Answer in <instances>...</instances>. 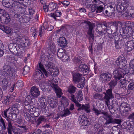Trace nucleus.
Listing matches in <instances>:
<instances>
[{
	"label": "nucleus",
	"mask_w": 134,
	"mask_h": 134,
	"mask_svg": "<svg viewBox=\"0 0 134 134\" xmlns=\"http://www.w3.org/2000/svg\"><path fill=\"white\" fill-rule=\"evenodd\" d=\"M128 89L132 90L134 89V82L130 83L128 86Z\"/></svg>",
	"instance_id": "58"
},
{
	"label": "nucleus",
	"mask_w": 134,
	"mask_h": 134,
	"mask_svg": "<svg viewBox=\"0 0 134 134\" xmlns=\"http://www.w3.org/2000/svg\"><path fill=\"white\" fill-rule=\"evenodd\" d=\"M45 118L43 116L39 117L36 121H35V123L37 127L45 120Z\"/></svg>",
	"instance_id": "33"
},
{
	"label": "nucleus",
	"mask_w": 134,
	"mask_h": 134,
	"mask_svg": "<svg viewBox=\"0 0 134 134\" xmlns=\"http://www.w3.org/2000/svg\"><path fill=\"white\" fill-rule=\"evenodd\" d=\"M0 21L2 24H7L10 21L9 15L8 16L6 15L3 16L1 18Z\"/></svg>",
	"instance_id": "31"
},
{
	"label": "nucleus",
	"mask_w": 134,
	"mask_h": 134,
	"mask_svg": "<svg viewBox=\"0 0 134 134\" xmlns=\"http://www.w3.org/2000/svg\"><path fill=\"white\" fill-rule=\"evenodd\" d=\"M2 30L8 34L10 33L11 32V29L9 27L5 26H4Z\"/></svg>",
	"instance_id": "43"
},
{
	"label": "nucleus",
	"mask_w": 134,
	"mask_h": 134,
	"mask_svg": "<svg viewBox=\"0 0 134 134\" xmlns=\"http://www.w3.org/2000/svg\"><path fill=\"white\" fill-rule=\"evenodd\" d=\"M111 77V75L108 72L103 73L100 75V80L102 82L109 81Z\"/></svg>",
	"instance_id": "13"
},
{
	"label": "nucleus",
	"mask_w": 134,
	"mask_h": 134,
	"mask_svg": "<svg viewBox=\"0 0 134 134\" xmlns=\"http://www.w3.org/2000/svg\"><path fill=\"white\" fill-rule=\"evenodd\" d=\"M92 110L94 113L95 115L97 116H98L100 114H103L104 115H106L107 114V112L101 110H99L93 106Z\"/></svg>",
	"instance_id": "24"
},
{
	"label": "nucleus",
	"mask_w": 134,
	"mask_h": 134,
	"mask_svg": "<svg viewBox=\"0 0 134 134\" xmlns=\"http://www.w3.org/2000/svg\"><path fill=\"white\" fill-rule=\"evenodd\" d=\"M111 134H121V133L120 130L118 129L115 130H112V131H111Z\"/></svg>",
	"instance_id": "60"
},
{
	"label": "nucleus",
	"mask_w": 134,
	"mask_h": 134,
	"mask_svg": "<svg viewBox=\"0 0 134 134\" xmlns=\"http://www.w3.org/2000/svg\"><path fill=\"white\" fill-rule=\"evenodd\" d=\"M57 6V4L54 3H51L49 4L48 5L49 11H51L55 9Z\"/></svg>",
	"instance_id": "34"
},
{
	"label": "nucleus",
	"mask_w": 134,
	"mask_h": 134,
	"mask_svg": "<svg viewBox=\"0 0 134 134\" xmlns=\"http://www.w3.org/2000/svg\"><path fill=\"white\" fill-rule=\"evenodd\" d=\"M126 25L128 27L134 28V23L130 21L127 22L126 23Z\"/></svg>",
	"instance_id": "56"
},
{
	"label": "nucleus",
	"mask_w": 134,
	"mask_h": 134,
	"mask_svg": "<svg viewBox=\"0 0 134 134\" xmlns=\"http://www.w3.org/2000/svg\"><path fill=\"white\" fill-rule=\"evenodd\" d=\"M30 69L27 66H25L23 68L24 72V74H26L29 72Z\"/></svg>",
	"instance_id": "59"
},
{
	"label": "nucleus",
	"mask_w": 134,
	"mask_h": 134,
	"mask_svg": "<svg viewBox=\"0 0 134 134\" xmlns=\"http://www.w3.org/2000/svg\"><path fill=\"white\" fill-rule=\"evenodd\" d=\"M44 34V30L42 29V27H41L39 29V35L40 37H41L42 35Z\"/></svg>",
	"instance_id": "61"
},
{
	"label": "nucleus",
	"mask_w": 134,
	"mask_h": 134,
	"mask_svg": "<svg viewBox=\"0 0 134 134\" xmlns=\"http://www.w3.org/2000/svg\"><path fill=\"white\" fill-rule=\"evenodd\" d=\"M119 68L115 69L113 72V75L114 77L116 79L119 80L122 77V75L120 73V72L119 70Z\"/></svg>",
	"instance_id": "25"
},
{
	"label": "nucleus",
	"mask_w": 134,
	"mask_h": 134,
	"mask_svg": "<svg viewBox=\"0 0 134 134\" xmlns=\"http://www.w3.org/2000/svg\"><path fill=\"white\" fill-rule=\"evenodd\" d=\"M44 74L43 72L36 71V74L34 76V81L36 82L39 81L42 78L43 76H44Z\"/></svg>",
	"instance_id": "18"
},
{
	"label": "nucleus",
	"mask_w": 134,
	"mask_h": 134,
	"mask_svg": "<svg viewBox=\"0 0 134 134\" xmlns=\"http://www.w3.org/2000/svg\"><path fill=\"white\" fill-rule=\"evenodd\" d=\"M3 70V74L4 75L9 76V78L13 77L16 73V71L14 69H12L9 65L5 66Z\"/></svg>",
	"instance_id": "7"
},
{
	"label": "nucleus",
	"mask_w": 134,
	"mask_h": 134,
	"mask_svg": "<svg viewBox=\"0 0 134 134\" xmlns=\"http://www.w3.org/2000/svg\"><path fill=\"white\" fill-rule=\"evenodd\" d=\"M76 88L72 85H71L68 87V91L69 93L71 94L74 93L75 92Z\"/></svg>",
	"instance_id": "37"
},
{
	"label": "nucleus",
	"mask_w": 134,
	"mask_h": 134,
	"mask_svg": "<svg viewBox=\"0 0 134 134\" xmlns=\"http://www.w3.org/2000/svg\"><path fill=\"white\" fill-rule=\"evenodd\" d=\"M12 0H3L2 3L3 5L7 8H9L11 5L10 1Z\"/></svg>",
	"instance_id": "35"
},
{
	"label": "nucleus",
	"mask_w": 134,
	"mask_h": 134,
	"mask_svg": "<svg viewBox=\"0 0 134 134\" xmlns=\"http://www.w3.org/2000/svg\"><path fill=\"white\" fill-rule=\"evenodd\" d=\"M130 109L129 105L125 103H122L120 108V110L123 112L128 111Z\"/></svg>",
	"instance_id": "20"
},
{
	"label": "nucleus",
	"mask_w": 134,
	"mask_h": 134,
	"mask_svg": "<svg viewBox=\"0 0 134 134\" xmlns=\"http://www.w3.org/2000/svg\"><path fill=\"white\" fill-rule=\"evenodd\" d=\"M116 7V4L114 3H111L108 5V8L109 11L107 10H105V11H103V14L106 16H110L112 15Z\"/></svg>",
	"instance_id": "9"
},
{
	"label": "nucleus",
	"mask_w": 134,
	"mask_h": 134,
	"mask_svg": "<svg viewBox=\"0 0 134 134\" xmlns=\"http://www.w3.org/2000/svg\"><path fill=\"white\" fill-rule=\"evenodd\" d=\"M37 69L39 71L43 72L45 76L48 77L47 70L45 69L41 63H38V65L37 66Z\"/></svg>",
	"instance_id": "23"
},
{
	"label": "nucleus",
	"mask_w": 134,
	"mask_h": 134,
	"mask_svg": "<svg viewBox=\"0 0 134 134\" xmlns=\"http://www.w3.org/2000/svg\"><path fill=\"white\" fill-rule=\"evenodd\" d=\"M12 99L9 97V96H8L5 97L3 101L4 103L7 104H9L11 102V100Z\"/></svg>",
	"instance_id": "48"
},
{
	"label": "nucleus",
	"mask_w": 134,
	"mask_h": 134,
	"mask_svg": "<svg viewBox=\"0 0 134 134\" xmlns=\"http://www.w3.org/2000/svg\"><path fill=\"white\" fill-rule=\"evenodd\" d=\"M14 17L16 18L17 20L19 21L20 22L23 23L27 22L28 20L27 17L23 13H18L15 14Z\"/></svg>",
	"instance_id": "11"
},
{
	"label": "nucleus",
	"mask_w": 134,
	"mask_h": 134,
	"mask_svg": "<svg viewBox=\"0 0 134 134\" xmlns=\"http://www.w3.org/2000/svg\"><path fill=\"white\" fill-rule=\"evenodd\" d=\"M62 59L65 62V61H68L70 59V56L68 55L65 53Z\"/></svg>",
	"instance_id": "50"
},
{
	"label": "nucleus",
	"mask_w": 134,
	"mask_h": 134,
	"mask_svg": "<svg viewBox=\"0 0 134 134\" xmlns=\"http://www.w3.org/2000/svg\"><path fill=\"white\" fill-rule=\"evenodd\" d=\"M125 45L127 51L130 52L134 48V41L131 40L127 42Z\"/></svg>",
	"instance_id": "21"
},
{
	"label": "nucleus",
	"mask_w": 134,
	"mask_h": 134,
	"mask_svg": "<svg viewBox=\"0 0 134 134\" xmlns=\"http://www.w3.org/2000/svg\"><path fill=\"white\" fill-rule=\"evenodd\" d=\"M119 61H120L121 63V66H119L120 69H121L123 68V66H126L127 64V62L125 60V58L124 57H119ZM118 62H119V61Z\"/></svg>",
	"instance_id": "27"
},
{
	"label": "nucleus",
	"mask_w": 134,
	"mask_h": 134,
	"mask_svg": "<svg viewBox=\"0 0 134 134\" xmlns=\"http://www.w3.org/2000/svg\"><path fill=\"white\" fill-rule=\"evenodd\" d=\"M48 102L50 107L52 108H55L56 107L57 105V103L53 99H48Z\"/></svg>",
	"instance_id": "30"
},
{
	"label": "nucleus",
	"mask_w": 134,
	"mask_h": 134,
	"mask_svg": "<svg viewBox=\"0 0 134 134\" xmlns=\"http://www.w3.org/2000/svg\"><path fill=\"white\" fill-rule=\"evenodd\" d=\"M61 101L63 104H68V99L64 96H62Z\"/></svg>",
	"instance_id": "53"
},
{
	"label": "nucleus",
	"mask_w": 134,
	"mask_h": 134,
	"mask_svg": "<svg viewBox=\"0 0 134 134\" xmlns=\"http://www.w3.org/2000/svg\"><path fill=\"white\" fill-rule=\"evenodd\" d=\"M73 80L75 83L79 82L77 87L81 88H83L85 85V78L82 76V75L79 73H76L73 76Z\"/></svg>",
	"instance_id": "5"
},
{
	"label": "nucleus",
	"mask_w": 134,
	"mask_h": 134,
	"mask_svg": "<svg viewBox=\"0 0 134 134\" xmlns=\"http://www.w3.org/2000/svg\"><path fill=\"white\" fill-rule=\"evenodd\" d=\"M105 29V28L103 29L101 31H100L97 28L96 29V32L98 33L99 35H103L107 32L106 30Z\"/></svg>",
	"instance_id": "46"
},
{
	"label": "nucleus",
	"mask_w": 134,
	"mask_h": 134,
	"mask_svg": "<svg viewBox=\"0 0 134 134\" xmlns=\"http://www.w3.org/2000/svg\"><path fill=\"white\" fill-rule=\"evenodd\" d=\"M78 70L80 71L85 75H86L88 74V66L86 64H81L80 65Z\"/></svg>",
	"instance_id": "17"
},
{
	"label": "nucleus",
	"mask_w": 134,
	"mask_h": 134,
	"mask_svg": "<svg viewBox=\"0 0 134 134\" xmlns=\"http://www.w3.org/2000/svg\"><path fill=\"white\" fill-rule=\"evenodd\" d=\"M111 23V26L115 27V31H118V27H121L122 25V23L120 21H115Z\"/></svg>",
	"instance_id": "32"
},
{
	"label": "nucleus",
	"mask_w": 134,
	"mask_h": 134,
	"mask_svg": "<svg viewBox=\"0 0 134 134\" xmlns=\"http://www.w3.org/2000/svg\"><path fill=\"white\" fill-rule=\"evenodd\" d=\"M49 82L50 83H48V85L45 82L42 83L41 85L40 86L41 89L43 90L45 88H47V87L46 88V86H49V85H50L54 90L57 97L59 98L60 97L63 93L62 92L61 89L57 85V83L55 82H54L53 81L52 82H50V81Z\"/></svg>",
	"instance_id": "3"
},
{
	"label": "nucleus",
	"mask_w": 134,
	"mask_h": 134,
	"mask_svg": "<svg viewBox=\"0 0 134 134\" xmlns=\"http://www.w3.org/2000/svg\"><path fill=\"white\" fill-rule=\"evenodd\" d=\"M105 102L106 103V105L107 106L108 108L109 109H113L114 106V104H112L110 105V101L109 100H105Z\"/></svg>",
	"instance_id": "54"
},
{
	"label": "nucleus",
	"mask_w": 134,
	"mask_h": 134,
	"mask_svg": "<svg viewBox=\"0 0 134 134\" xmlns=\"http://www.w3.org/2000/svg\"><path fill=\"white\" fill-rule=\"evenodd\" d=\"M62 15V13L61 12L57 10L55 12L51 13L49 14L50 17L53 18L55 19H56L57 17H60Z\"/></svg>",
	"instance_id": "28"
},
{
	"label": "nucleus",
	"mask_w": 134,
	"mask_h": 134,
	"mask_svg": "<svg viewBox=\"0 0 134 134\" xmlns=\"http://www.w3.org/2000/svg\"><path fill=\"white\" fill-rule=\"evenodd\" d=\"M8 81L5 79H4L2 81V86L4 88L8 86Z\"/></svg>",
	"instance_id": "49"
},
{
	"label": "nucleus",
	"mask_w": 134,
	"mask_h": 134,
	"mask_svg": "<svg viewBox=\"0 0 134 134\" xmlns=\"http://www.w3.org/2000/svg\"><path fill=\"white\" fill-rule=\"evenodd\" d=\"M112 88L108 89L106 91V93H104V94L105 96L104 98L105 100H109L110 99L114 98V96L112 94Z\"/></svg>",
	"instance_id": "15"
},
{
	"label": "nucleus",
	"mask_w": 134,
	"mask_h": 134,
	"mask_svg": "<svg viewBox=\"0 0 134 134\" xmlns=\"http://www.w3.org/2000/svg\"><path fill=\"white\" fill-rule=\"evenodd\" d=\"M15 84L16 86L18 87H21L24 86L23 82L21 81H19Z\"/></svg>",
	"instance_id": "57"
},
{
	"label": "nucleus",
	"mask_w": 134,
	"mask_h": 134,
	"mask_svg": "<svg viewBox=\"0 0 134 134\" xmlns=\"http://www.w3.org/2000/svg\"><path fill=\"white\" fill-rule=\"evenodd\" d=\"M8 120V130H13L15 127L13 126H12V122L11 121L9 120Z\"/></svg>",
	"instance_id": "52"
},
{
	"label": "nucleus",
	"mask_w": 134,
	"mask_h": 134,
	"mask_svg": "<svg viewBox=\"0 0 134 134\" xmlns=\"http://www.w3.org/2000/svg\"><path fill=\"white\" fill-rule=\"evenodd\" d=\"M127 82H129V81L128 80H126L125 79H121L119 83L121 84L120 85H122V86H121L123 85L125 86Z\"/></svg>",
	"instance_id": "55"
},
{
	"label": "nucleus",
	"mask_w": 134,
	"mask_h": 134,
	"mask_svg": "<svg viewBox=\"0 0 134 134\" xmlns=\"http://www.w3.org/2000/svg\"><path fill=\"white\" fill-rule=\"evenodd\" d=\"M127 8V10H129L130 13H130V17L131 18L134 17V7L131 6L129 7V6Z\"/></svg>",
	"instance_id": "41"
},
{
	"label": "nucleus",
	"mask_w": 134,
	"mask_h": 134,
	"mask_svg": "<svg viewBox=\"0 0 134 134\" xmlns=\"http://www.w3.org/2000/svg\"><path fill=\"white\" fill-rule=\"evenodd\" d=\"M129 119L134 122V112L131 114L128 117Z\"/></svg>",
	"instance_id": "63"
},
{
	"label": "nucleus",
	"mask_w": 134,
	"mask_h": 134,
	"mask_svg": "<svg viewBox=\"0 0 134 134\" xmlns=\"http://www.w3.org/2000/svg\"><path fill=\"white\" fill-rule=\"evenodd\" d=\"M117 84V82L115 80H113L111 81L109 83V85L111 87V88H113Z\"/></svg>",
	"instance_id": "51"
},
{
	"label": "nucleus",
	"mask_w": 134,
	"mask_h": 134,
	"mask_svg": "<svg viewBox=\"0 0 134 134\" xmlns=\"http://www.w3.org/2000/svg\"><path fill=\"white\" fill-rule=\"evenodd\" d=\"M58 113L55 119H58L60 116L62 117H65L69 115L72 112L68 108H65L61 106L58 107Z\"/></svg>",
	"instance_id": "6"
},
{
	"label": "nucleus",
	"mask_w": 134,
	"mask_h": 134,
	"mask_svg": "<svg viewBox=\"0 0 134 134\" xmlns=\"http://www.w3.org/2000/svg\"><path fill=\"white\" fill-rule=\"evenodd\" d=\"M58 42L60 46L64 48L67 47L68 41L64 37H60L58 39Z\"/></svg>",
	"instance_id": "16"
},
{
	"label": "nucleus",
	"mask_w": 134,
	"mask_h": 134,
	"mask_svg": "<svg viewBox=\"0 0 134 134\" xmlns=\"http://www.w3.org/2000/svg\"><path fill=\"white\" fill-rule=\"evenodd\" d=\"M46 103H40L39 106L42 110L44 109L46 107Z\"/></svg>",
	"instance_id": "62"
},
{
	"label": "nucleus",
	"mask_w": 134,
	"mask_h": 134,
	"mask_svg": "<svg viewBox=\"0 0 134 134\" xmlns=\"http://www.w3.org/2000/svg\"><path fill=\"white\" fill-rule=\"evenodd\" d=\"M4 120L2 118L0 119V130H5L6 129V126Z\"/></svg>",
	"instance_id": "36"
},
{
	"label": "nucleus",
	"mask_w": 134,
	"mask_h": 134,
	"mask_svg": "<svg viewBox=\"0 0 134 134\" xmlns=\"http://www.w3.org/2000/svg\"><path fill=\"white\" fill-rule=\"evenodd\" d=\"M20 107V105L17 103H15L12 106L10 109L11 111H15L16 110H18V109Z\"/></svg>",
	"instance_id": "42"
},
{
	"label": "nucleus",
	"mask_w": 134,
	"mask_h": 134,
	"mask_svg": "<svg viewBox=\"0 0 134 134\" xmlns=\"http://www.w3.org/2000/svg\"><path fill=\"white\" fill-rule=\"evenodd\" d=\"M125 125H126L125 128L127 129V130H131L133 129L134 127V124H132V123L129 122H127L126 123H125Z\"/></svg>",
	"instance_id": "38"
},
{
	"label": "nucleus",
	"mask_w": 134,
	"mask_h": 134,
	"mask_svg": "<svg viewBox=\"0 0 134 134\" xmlns=\"http://www.w3.org/2000/svg\"><path fill=\"white\" fill-rule=\"evenodd\" d=\"M16 48V50L18 51L16 54V55L18 56L20 58H22L24 56V50L23 48L22 47L19 48L18 47Z\"/></svg>",
	"instance_id": "26"
},
{
	"label": "nucleus",
	"mask_w": 134,
	"mask_h": 134,
	"mask_svg": "<svg viewBox=\"0 0 134 134\" xmlns=\"http://www.w3.org/2000/svg\"><path fill=\"white\" fill-rule=\"evenodd\" d=\"M69 97L72 101L75 104L76 106L80 107L78 109V110H84L87 113L90 112L89 106L88 105H85L83 104L81 106V105L78 103V102H80L83 99V94L82 91L79 90L77 93L76 95L77 100H76L75 96L73 94L69 95Z\"/></svg>",
	"instance_id": "1"
},
{
	"label": "nucleus",
	"mask_w": 134,
	"mask_h": 134,
	"mask_svg": "<svg viewBox=\"0 0 134 134\" xmlns=\"http://www.w3.org/2000/svg\"><path fill=\"white\" fill-rule=\"evenodd\" d=\"M104 116L107 117V118L105 119L106 120V121L104 123L103 125L104 127L107 126L109 124L113 123V119L111 115L108 114L107 112V115H104Z\"/></svg>",
	"instance_id": "19"
},
{
	"label": "nucleus",
	"mask_w": 134,
	"mask_h": 134,
	"mask_svg": "<svg viewBox=\"0 0 134 134\" xmlns=\"http://www.w3.org/2000/svg\"><path fill=\"white\" fill-rule=\"evenodd\" d=\"M12 131L14 134H22L23 133L22 130L16 127H14Z\"/></svg>",
	"instance_id": "39"
},
{
	"label": "nucleus",
	"mask_w": 134,
	"mask_h": 134,
	"mask_svg": "<svg viewBox=\"0 0 134 134\" xmlns=\"http://www.w3.org/2000/svg\"><path fill=\"white\" fill-rule=\"evenodd\" d=\"M121 69H122V71L124 74L129 73L130 71L129 68L127 67L126 65V66H123V68Z\"/></svg>",
	"instance_id": "45"
},
{
	"label": "nucleus",
	"mask_w": 134,
	"mask_h": 134,
	"mask_svg": "<svg viewBox=\"0 0 134 134\" xmlns=\"http://www.w3.org/2000/svg\"><path fill=\"white\" fill-rule=\"evenodd\" d=\"M10 108L6 109L4 111L3 113V116L5 118H6L7 121L9 119L12 120H15L17 118V115L19 113L18 110H17L15 111L9 112Z\"/></svg>",
	"instance_id": "4"
},
{
	"label": "nucleus",
	"mask_w": 134,
	"mask_h": 134,
	"mask_svg": "<svg viewBox=\"0 0 134 134\" xmlns=\"http://www.w3.org/2000/svg\"><path fill=\"white\" fill-rule=\"evenodd\" d=\"M48 58V57H46L44 58L45 60L44 62L46 66V69L47 70V74L48 76L49 75L57 76L59 73V70L58 68H56L54 69L53 68V64L51 63L47 62L45 60H47Z\"/></svg>",
	"instance_id": "2"
},
{
	"label": "nucleus",
	"mask_w": 134,
	"mask_h": 134,
	"mask_svg": "<svg viewBox=\"0 0 134 134\" xmlns=\"http://www.w3.org/2000/svg\"><path fill=\"white\" fill-rule=\"evenodd\" d=\"M30 92L31 96L34 98H37L40 94L38 87L36 86H32Z\"/></svg>",
	"instance_id": "10"
},
{
	"label": "nucleus",
	"mask_w": 134,
	"mask_h": 134,
	"mask_svg": "<svg viewBox=\"0 0 134 134\" xmlns=\"http://www.w3.org/2000/svg\"><path fill=\"white\" fill-rule=\"evenodd\" d=\"M84 24H87L88 26V30L87 32L88 34L92 38L93 37L92 34V31L93 28L95 27L94 24L90 21H86Z\"/></svg>",
	"instance_id": "14"
},
{
	"label": "nucleus",
	"mask_w": 134,
	"mask_h": 134,
	"mask_svg": "<svg viewBox=\"0 0 134 134\" xmlns=\"http://www.w3.org/2000/svg\"><path fill=\"white\" fill-rule=\"evenodd\" d=\"M49 47L50 51L53 54H54L56 52L55 46L54 43L51 41L49 44Z\"/></svg>",
	"instance_id": "29"
},
{
	"label": "nucleus",
	"mask_w": 134,
	"mask_h": 134,
	"mask_svg": "<svg viewBox=\"0 0 134 134\" xmlns=\"http://www.w3.org/2000/svg\"><path fill=\"white\" fill-rule=\"evenodd\" d=\"M24 116L25 119L28 121L31 122L32 123L34 124L36 120V118L32 116L30 114L27 113H25L24 114Z\"/></svg>",
	"instance_id": "22"
},
{
	"label": "nucleus",
	"mask_w": 134,
	"mask_h": 134,
	"mask_svg": "<svg viewBox=\"0 0 134 134\" xmlns=\"http://www.w3.org/2000/svg\"><path fill=\"white\" fill-rule=\"evenodd\" d=\"M31 34H32L33 37L37 35V32L35 28L34 27H32L31 28Z\"/></svg>",
	"instance_id": "47"
},
{
	"label": "nucleus",
	"mask_w": 134,
	"mask_h": 134,
	"mask_svg": "<svg viewBox=\"0 0 134 134\" xmlns=\"http://www.w3.org/2000/svg\"><path fill=\"white\" fill-rule=\"evenodd\" d=\"M103 6V5H100L99 6H97L96 13H100L102 12H103L104 10V8Z\"/></svg>",
	"instance_id": "44"
},
{
	"label": "nucleus",
	"mask_w": 134,
	"mask_h": 134,
	"mask_svg": "<svg viewBox=\"0 0 134 134\" xmlns=\"http://www.w3.org/2000/svg\"><path fill=\"white\" fill-rule=\"evenodd\" d=\"M79 120L80 124L82 126H86L90 124L88 119L84 115L80 116L79 118Z\"/></svg>",
	"instance_id": "12"
},
{
	"label": "nucleus",
	"mask_w": 134,
	"mask_h": 134,
	"mask_svg": "<svg viewBox=\"0 0 134 134\" xmlns=\"http://www.w3.org/2000/svg\"><path fill=\"white\" fill-rule=\"evenodd\" d=\"M130 13H129L128 11H126L123 13L122 15L123 16L126 17L129 16L130 17Z\"/></svg>",
	"instance_id": "64"
},
{
	"label": "nucleus",
	"mask_w": 134,
	"mask_h": 134,
	"mask_svg": "<svg viewBox=\"0 0 134 134\" xmlns=\"http://www.w3.org/2000/svg\"><path fill=\"white\" fill-rule=\"evenodd\" d=\"M115 47L118 49L121 48L123 46L125 43L124 39H120L118 36H115L114 37Z\"/></svg>",
	"instance_id": "8"
},
{
	"label": "nucleus",
	"mask_w": 134,
	"mask_h": 134,
	"mask_svg": "<svg viewBox=\"0 0 134 134\" xmlns=\"http://www.w3.org/2000/svg\"><path fill=\"white\" fill-rule=\"evenodd\" d=\"M5 15L8 16L9 15L8 13H7L4 10L0 8V20L1 18H2L3 16H4Z\"/></svg>",
	"instance_id": "40"
}]
</instances>
